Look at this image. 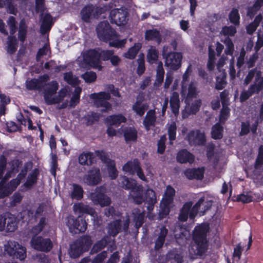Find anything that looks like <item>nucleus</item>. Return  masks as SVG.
<instances>
[{"label": "nucleus", "instance_id": "1", "mask_svg": "<svg viewBox=\"0 0 263 263\" xmlns=\"http://www.w3.org/2000/svg\"><path fill=\"white\" fill-rule=\"evenodd\" d=\"M59 84L53 81L46 84L44 87V98L45 102L49 105L62 103L60 108H64L68 106L75 107L80 101V95L82 88L76 87L70 101L68 99L70 97V90L68 87L61 88L58 92Z\"/></svg>", "mask_w": 263, "mask_h": 263}, {"label": "nucleus", "instance_id": "2", "mask_svg": "<svg viewBox=\"0 0 263 263\" xmlns=\"http://www.w3.org/2000/svg\"><path fill=\"white\" fill-rule=\"evenodd\" d=\"M192 71V65L190 64L182 77L180 93L182 98L185 99V102L186 104V109L190 110V113L195 114L199 109L201 102L199 100H196L191 106L190 105L191 101L196 98L199 92L195 81H190Z\"/></svg>", "mask_w": 263, "mask_h": 263}, {"label": "nucleus", "instance_id": "3", "mask_svg": "<svg viewBox=\"0 0 263 263\" xmlns=\"http://www.w3.org/2000/svg\"><path fill=\"white\" fill-rule=\"evenodd\" d=\"M120 185L127 190H130V196L134 202L140 204L145 201L147 204V210L149 212L153 210L154 205L156 202V197L153 190L147 189L144 191L141 185H137L136 182L133 179H128L126 177H122L119 181Z\"/></svg>", "mask_w": 263, "mask_h": 263}, {"label": "nucleus", "instance_id": "4", "mask_svg": "<svg viewBox=\"0 0 263 263\" xmlns=\"http://www.w3.org/2000/svg\"><path fill=\"white\" fill-rule=\"evenodd\" d=\"M114 54L112 50H103L98 52L95 50H89L83 53L77 60V63L82 68L90 67L101 70L102 66L100 59L105 61L110 59Z\"/></svg>", "mask_w": 263, "mask_h": 263}, {"label": "nucleus", "instance_id": "5", "mask_svg": "<svg viewBox=\"0 0 263 263\" xmlns=\"http://www.w3.org/2000/svg\"><path fill=\"white\" fill-rule=\"evenodd\" d=\"M209 231V226L202 224L197 226L194 230L193 239L195 244L189 249L191 254L201 256L207 248L206 234Z\"/></svg>", "mask_w": 263, "mask_h": 263}, {"label": "nucleus", "instance_id": "6", "mask_svg": "<svg viewBox=\"0 0 263 263\" xmlns=\"http://www.w3.org/2000/svg\"><path fill=\"white\" fill-rule=\"evenodd\" d=\"M211 205L212 202L210 201L204 202L203 199H200L192 208V203L191 202H186L183 205L180 211L179 219L181 221H185L189 217L191 219H193L198 212L203 214Z\"/></svg>", "mask_w": 263, "mask_h": 263}, {"label": "nucleus", "instance_id": "7", "mask_svg": "<svg viewBox=\"0 0 263 263\" xmlns=\"http://www.w3.org/2000/svg\"><path fill=\"white\" fill-rule=\"evenodd\" d=\"M105 89L107 92L92 93L89 97L94 105L97 107H101L102 112H107L111 109V105L107 100L110 99V93L113 91L115 88L114 85L110 84L107 85Z\"/></svg>", "mask_w": 263, "mask_h": 263}, {"label": "nucleus", "instance_id": "8", "mask_svg": "<svg viewBox=\"0 0 263 263\" xmlns=\"http://www.w3.org/2000/svg\"><path fill=\"white\" fill-rule=\"evenodd\" d=\"M4 250L8 254L21 260L26 257V248L17 242L9 240L4 245Z\"/></svg>", "mask_w": 263, "mask_h": 263}, {"label": "nucleus", "instance_id": "9", "mask_svg": "<svg viewBox=\"0 0 263 263\" xmlns=\"http://www.w3.org/2000/svg\"><path fill=\"white\" fill-rule=\"evenodd\" d=\"M168 47L164 46L162 51V55L165 59V65L173 70L178 69L181 65L182 58V55L179 53L172 52L168 53Z\"/></svg>", "mask_w": 263, "mask_h": 263}, {"label": "nucleus", "instance_id": "10", "mask_svg": "<svg viewBox=\"0 0 263 263\" xmlns=\"http://www.w3.org/2000/svg\"><path fill=\"white\" fill-rule=\"evenodd\" d=\"M175 190L170 186H167L160 203L161 211L160 216L163 218L168 214L170 209L173 206Z\"/></svg>", "mask_w": 263, "mask_h": 263}, {"label": "nucleus", "instance_id": "11", "mask_svg": "<svg viewBox=\"0 0 263 263\" xmlns=\"http://www.w3.org/2000/svg\"><path fill=\"white\" fill-rule=\"evenodd\" d=\"M107 10L106 6L103 8L96 7L92 5H88L82 9L80 15L81 18L86 22H90L99 16Z\"/></svg>", "mask_w": 263, "mask_h": 263}, {"label": "nucleus", "instance_id": "12", "mask_svg": "<svg viewBox=\"0 0 263 263\" xmlns=\"http://www.w3.org/2000/svg\"><path fill=\"white\" fill-rule=\"evenodd\" d=\"M21 163L17 160H14L6 164V159L2 156L0 158V179L3 177L6 167L8 172L4 177L5 180H7L11 177V174L15 173L18 171V168L20 167Z\"/></svg>", "mask_w": 263, "mask_h": 263}, {"label": "nucleus", "instance_id": "13", "mask_svg": "<svg viewBox=\"0 0 263 263\" xmlns=\"http://www.w3.org/2000/svg\"><path fill=\"white\" fill-rule=\"evenodd\" d=\"M91 245V241L89 237H86L80 241H76L70 246L69 254L71 257L76 258L84 251H86Z\"/></svg>", "mask_w": 263, "mask_h": 263}, {"label": "nucleus", "instance_id": "14", "mask_svg": "<svg viewBox=\"0 0 263 263\" xmlns=\"http://www.w3.org/2000/svg\"><path fill=\"white\" fill-rule=\"evenodd\" d=\"M98 37L102 41H107L114 39L115 32L110 28L108 22L104 21L99 23L97 27Z\"/></svg>", "mask_w": 263, "mask_h": 263}, {"label": "nucleus", "instance_id": "15", "mask_svg": "<svg viewBox=\"0 0 263 263\" xmlns=\"http://www.w3.org/2000/svg\"><path fill=\"white\" fill-rule=\"evenodd\" d=\"M101 180L102 177L99 168L95 167L89 170L82 179L83 183L92 186L99 184Z\"/></svg>", "mask_w": 263, "mask_h": 263}, {"label": "nucleus", "instance_id": "16", "mask_svg": "<svg viewBox=\"0 0 263 263\" xmlns=\"http://www.w3.org/2000/svg\"><path fill=\"white\" fill-rule=\"evenodd\" d=\"M24 177V175L20 173L17 178L12 180L8 185L5 186L4 180L0 183V198H3L10 194L20 184L21 180Z\"/></svg>", "mask_w": 263, "mask_h": 263}, {"label": "nucleus", "instance_id": "17", "mask_svg": "<svg viewBox=\"0 0 263 263\" xmlns=\"http://www.w3.org/2000/svg\"><path fill=\"white\" fill-rule=\"evenodd\" d=\"M31 246L34 249L42 251H49L52 248V243L49 239L40 236L32 238Z\"/></svg>", "mask_w": 263, "mask_h": 263}, {"label": "nucleus", "instance_id": "18", "mask_svg": "<svg viewBox=\"0 0 263 263\" xmlns=\"http://www.w3.org/2000/svg\"><path fill=\"white\" fill-rule=\"evenodd\" d=\"M67 226L69 231L72 233H78L84 232L87 228L86 222L82 218H79L75 220L73 217H69L68 218Z\"/></svg>", "mask_w": 263, "mask_h": 263}, {"label": "nucleus", "instance_id": "19", "mask_svg": "<svg viewBox=\"0 0 263 263\" xmlns=\"http://www.w3.org/2000/svg\"><path fill=\"white\" fill-rule=\"evenodd\" d=\"M104 187H97L96 191L91 194L90 197L94 203L99 204L101 206H105L110 204V199L104 194Z\"/></svg>", "mask_w": 263, "mask_h": 263}, {"label": "nucleus", "instance_id": "20", "mask_svg": "<svg viewBox=\"0 0 263 263\" xmlns=\"http://www.w3.org/2000/svg\"><path fill=\"white\" fill-rule=\"evenodd\" d=\"M110 17L111 23L122 25L127 22V12L122 9H114L110 12Z\"/></svg>", "mask_w": 263, "mask_h": 263}, {"label": "nucleus", "instance_id": "21", "mask_svg": "<svg viewBox=\"0 0 263 263\" xmlns=\"http://www.w3.org/2000/svg\"><path fill=\"white\" fill-rule=\"evenodd\" d=\"M123 170L129 173L134 174L137 173V176L143 180H145V176L139 167V163L136 159L127 162L123 167Z\"/></svg>", "mask_w": 263, "mask_h": 263}, {"label": "nucleus", "instance_id": "22", "mask_svg": "<svg viewBox=\"0 0 263 263\" xmlns=\"http://www.w3.org/2000/svg\"><path fill=\"white\" fill-rule=\"evenodd\" d=\"M73 209L76 213H88L92 217L95 225L98 226L100 224V218L97 216L94 210L89 206L82 203H78L73 205Z\"/></svg>", "mask_w": 263, "mask_h": 263}, {"label": "nucleus", "instance_id": "23", "mask_svg": "<svg viewBox=\"0 0 263 263\" xmlns=\"http://www.w3.org/2000/svg\"><path fill=\"white\" fill-rule=\"evenodd\" d=\"M185 139L191 145H202L205 141L203 133L200 130H191Z\"/></svg>", "mask_w": 263, "mask_h": 263}, {"label": "nucleus", "instance_id": "24", "mask_svg": "<svg viewBox=\"0 0 263 263\" xmlns=\"http://www.w3.org/2000/svg\"><path fill=\"white\" fill-rule=\"evenodd\" d=\"M263 88V78L258 79L256 83L251 86L248 91H243L240 95L241 101L248 99L253 93L258 92Z\"/></svg>", "mask_w": 263, "mask_h": 263}, {"label": "nucleus", "instance_id": "25", "mask_svg": "<svg viewBox=\"0 0 263 263\" xmlns=\"http://www.w3.org/2000/svg\"><path fill=\"white\" fill-rule=\"evenodd\" d=\"M49 79L47 75L40 77L38 79H32L26 82V86L29 89L41 90L44 83Z\"/></svg>", "mask_w": 263, "mask_h": 263}, {"label": "nucleus", "instance_id": "26", "mask_svg": "<svg viewBox=\"0 0 263 263\" xmlns=\"http://www.w3.org/2000/svg\"><path fill=\"white\" fill-rule=\"evenodd\" d=\"M126 119L122 115L110 116L106 119L105 122L108 126L118 127L122 123L125 122Z\"/></svg>", "mask_w": 263, "mask_h": 263}, {"label": "nucleus", "instance_id": "27", "mask_svg": "<svg viewBox=\"0 0 263 263\" xmlns=\"http://www.w3.org/2000/svg\"><path fill=\"white\" fill-rule=\"evenodd\" d=\"M177 160L181 163L186 162L192 163L194 161V157L190 152L186 150L183 149L178 152L177 156Z\"/></svg>", "mask_w": 263, "mask_h": 263}, {"label": "nucleus", "instance_id": "28", "mask_svg": "<svg viewBox=\"0 0 263 263\" xmlns=\"http://www.w3.org/2000/svg\"><path fill=\"white\" fill-rule=\"evenodd\" d=\"M184 174L190 179H202L203 177L204 170L202 168L187 169L184 172Z\"/></svg>", "mask_w": 263, "mask_h": 263}, {"label": "nucleus", "instance_id": "29", "mask_svg": "<svg viewBox=\"0 0 263 263\" xmlns=\"http://www.w3.org/2000/svg\"><path fill=\"white\" fill-rule=\"evenodd\" d=\"M42 23L41 26L42 33H45L49 31L53 24L52 18L48 13L43 14Z\"/></svg>", "mask_w": 263, "mask_h": 263}, {"label": "nucleus", "instance_id": "30", "mask_svg": "<svg viewBox=\"0 0 263 263\" xmlns=\"http://www.w3.org/2000/svg\"><path fill=\"white\" fill-rule=\"evenodd\" d=\"M180 99L179 94L177 92H173L170 98V105L171 106L173 112L175 114H177L179 111L180 107Z\"/></svg>", "mask_w": 263, "mask_h": 263}, {"label": "nucleus", "instance_id": "31", "mask_svg": "<svg viewBox=\"0 0 263 263\" xmlns=\"http://www.w3.org/2000/svg\"><path fill=\"white\" fill-rule=\"evenodd\" d=\"M17 228V220L16 217L12 215L7 214L6 227L4 230L7 232H13Z\"/></svg>", "mask_w": 263, "mask_h": 263}, {"label": "nucleus", "instance_id": "32", "mask_svg": "<svg viewBox=\"0 0 263 263\" xmlns=\"http://www.w3.org/2000/svg\"><path fill=\"white\" fill-rule=\"evenodd\" d=\"M124 136L127 142H134L137 140V132L134 128L128 127L124 132Z\"/></svg>", "mask_w": 263, "mask_h": 263}, {"label": "nucleus", "instance_id": "33", "mask_svg": "<svg viewBox=\"0 0 263 263\" xmlns=\"http://www.w3.org/2000/svg\"><path fill=\"white\" fill-rule=\"evenodd\" d=\"M155 112L154 110L148 111L146 114L143 124L147 130H148L149 127L153 126L155 122Z\"/></svg>", "mask_w": 263, "mask_h": 263}, {"label": "nucleus", "instance_id": "34", "mask_svg": "<svg viewBox=\"0 0 263 263\" xmlns=\"http://www.w3.org/2000/svg\"><path fill=\"white\" fill-rule=\"evenodd\" d=\"M93 159V154L91 153H84L79 157V163L82 165H90L92 164Z\"/></svg>", "mask_w": 263, "mask_h": 263}, {"label": "nucleus", "instance_id": "35", "mask_svg": "<svg viewBox=\"0 0 263 263\" xmlns=\"http://www.w3.org/2000/svg\"><path fill=\"white\" fill-rule=\"evenodd\" d=\"M140 43H136L134 46L129 49L128 51L123 54V57L129 59H133L135 58L139 50L141 48Z\"/></svg>", "mask_w": 263, "mask_h": 263}, {"label": "nucleus", "instance_id": "36", "mask_svg": "<svg viewBox=\"0 0 263 263\" xmlns=\"http://www.w3.org/2000/svg\"><path fill=\"white\" fill-rule=\"evenodd\" d=\"M145 39L147 40H154L159 44L161 41L159 32L155 29L146 31L145 32Z\"/></svg>", "mask_w": 263, "mask_h": 263}, {"label": "nucleus", "instance_id": "37", "mask_svg": "<svg viewBox=\"0 0 263 263\" xmlns=\"http://www.w3.org/2000/svg\"><path fill=\"white\" fill-rule=\"evenodd\" d=\"M226 85V73L223 71H220L219 74L217 76L215 87L217 89H223Z\"/></svg>", "mask_w": 263, "mask_h": 263}, {"label": "nucleus", "instance_id": "38", "mask_svg": "<svg viewBox=\"0 0 263 263\" xmlns=\"http://www.w3.org/2000/svg\"><path fill=\"white\" fill-rule=\"evenodd\" d=\"M120 221L116 220L111 223L108 227V232L111 235L117 234L121 229Z\"/></svg>", "mask_w": 263, "mask_h": 263}, {"label": "nucleus", "instance_id": "39", "mask_svg": "<svg viewBox=\"0 0 263 263\" xmlns=\"http://www.w3.org/2000/svg\"><path fill=\"white\" fill-rule=\"evenodd\" d=\"M17 41L14 36H9L8 37L7 51L9 53H13L17 49Z\"/></svg>", "mask_w": 263, "mask_h": 263}, {"label": "nucleus", "instance_id": "40", "mask_svg": "<svg viewBox=\"0 0 263 263\" xmlns=\"http://www.w3.org/2000/svg\"><path fill=\"white\" fill-rule=\"evenodd\" d=\"M158 51L155 47H151L147 54V61L150 64H153L157 60Z\"/></svg>", "mask_w": 263, "mask_h": 263}, {"label": "nucleus", "instance_id": "41", "mask_svg": "<svg viewBox=\"0 0 263 263\" xmlns=\"http://www.w3.org/2000/svg\"><path fill=\"white\" fill-rule=\"evenodd\" d=\"M156 70L157 76L155 83L156 85H159L163 81L164 74V70L163 69V64L161 62H160L158 63V66Z\"/></svg>", "mask_w": 263, "mask_h": 263}, {"label": "nucleus", "instance_id": "42", "mask_svg": "<svg viewBox=\"0 0 263 263\" xmlns=\"http://www.w3.org/2000/svg\"><path fill=\"white\" fill-rule=\"evenodd\" d=\"M262 19V16L259 14L256 16L254 22L247 26V31L249 34H252L256 29L259 23Z\"/></svg>", "mask_w": 263, "mask_h": 263}, {"label": "nucleus", "instance_id": "43", "mask_svg": "<svg viewBox=\"0 0 263 263\" xmlns=\"http://www.w3.org/2000/svg\"><path fill=\"white\" fill-rule=\"evenodd\" d=\"M160 230V235L157 239L155 244V248L156 249H160L163 246L165 236L167 233V230L164 227L161 228Z\"/></svg>", "mask_w": 263, "mask_h": 263}, {"label": "nucleus", "instance_id": "44", "mask_svg": "<svg viewBox=\"0 0 263 263\" xmlns=\"http://www.w3.org/2000/svg\"><path fill=\"white\" fill-rule=\"evenodd\" d=\"M103 161H105L108 166L109 177L111 179H115L117 175V172L115 167L114 162L110 159H107L106 160H103Z\"/></svg>", "mask_w": 263, "mask_h": 263}, {"label": "nucleus", "instance_id": "45", "mask_svg": "<svg viewBox=\"0 0 263 263\" xmlns=\"http://www.w3.org/2000/svg\"><path fill=\"white\" fill-rule=\"evenodd\" d=\"M147 108L146 104H143L140 101L136 102L133 107L134 110L139 116H142Z\"/></svg>", "mask_w": 263, "mask_h": 263}, {"label": "nucleus", "instance_id": "46", "mask_svg": "<svg viewBox=\"0 0 263 263\" xmlns=\"http://www.w3.org/2000/svg\"><path fill=\"white\" fill-rule=\"evenodd\" d=\"M64 80L71 85H78L80 81L78 78L73 76L71 72L65 73L64 76Z\"/></svg>", "mask_w": 263, "mask_h": 263}, {"label": "nucleus", "instance_id": "47", "mask_svg": "<svg viewBox=\"0 0 263 263\" xmlns=\"http://www.w3.org/2000/svg\"><path fill=\"white\" fill-rule=\"evenodd\" d=\"M211 134L213 138L220 139L222 137V127L218 124H216L212 127Z\"/></svg>", "mask_w": 263, "mask_h": 263}, {"label": "nucleus", "instance_id": "48", "mask_svg": "<svg viewBox=\"0 0 263 263\" xmlns=\"http://www.w3.org/2000/svg\"><path fill=\"white\" fill-rule=\"evenodd\" d=\"M176 125L175 122H172L168 126V135L170 143H172V141L176 138Z\"/></svg>", "mask_w": 263, "mask_h": 263}, {"label": "nucleus", "instance_id": "49", "mask_svg": "<svg viewBox=\"0 0 263 263\" xmlns=\"http://www.w3.org/2000/svg\"><path fill=\"white\" fill-rule=\"evenodd\" d=\"M73 188L71 197L78 200L81 199L83 196L82 188L80 186L76 184L73 185Z\"/></svg>", "mask_w": 263, "mask_h": 263}, {"label": "nucleus", "instance_id": "50", "mask_svg": "<svg viewBox=\"0 0 263 263\" xmlns=\"http://www.w3.org/2000/svg\"><path fill=\"white\" fill-rule=\"evenodd\" d=\"M26 26L24 21L22 20L20 22V28L18 30V39L19 40L23 42L25 41L26 35Z\"/></svg>", "mask_w": 263, "mask_h": 263}, {"label": "nucleus", "instance_id": "51", "mask_svg": "<svg viewBox=\"0 0 263 263\" xmlns=\"http://www.w3.org/2000/svg\"><path fill=\"white\" fill-rule=\"evenodd\" d=\"M0 116H1L5 114V105L9 104L10 100L9 97L2 93H0Z\"/></svg>", "mask_w": 263, "mask_h": 263}, {"label": "nucleus", "instance_id": "52", "mask_svg": "<svg viewBox=\"0 0 263 263\" xmlns=\"http://www.w3.org/2000/svg\"><path fill=\"white\" fill-rule=\"evenodd\" d=\"M230 22L237 25L239 24L240 16L238 10L233 9L229 14Z\"/></svg>", "mask_w": 263, "mask_h": 263}, {"label": "nucleus", "instance_id": "53", "mask_svg": "<svg viewBox=\"0 0 263 263\" xmlns=\"http://www.w3.org/2000/svg\"><path fill=\"white\" fill-rule=\"evenodd\" d=\"M236 32V28L234 26H225L222 28L220 34L225 36H233Z\"/></svg>", "mask_w": 263, "mask_h": 263}, {"label": "nucleus", "instance_id": "54", "mask_svg": "<svg viewBox=\"0 0 263 263\" xmlns=\"http://www.w3.org/2000/svg\"><path fill=\"white\" fill-rule=\"evenodd\" d=\"M82 78L86 83L94 82L97 79V75L95 72L88 71L82 75Z\"/></svg>", "mask_w": 263, "mask_h": 263}, {"label": "nucleus", "instance_id": "55", "mask_svg": "<svg viewBox=\"0 0 263 263\" xmlns=\"http://www.w3.org/2000/svg\"><path fill=\"white\" fill-rule=\"evenodd\" d=\"M263 5V0H256L253 8L248 9L247 15L251 17H252L254 13L256 12L260 7Z\"/></svg>", "mask_w": 263, "mask_h": 263}, {"label": "nucleus", "instance_id": "56", "mask_svg": "<svg viewBox=\"0 0 263 263\" xmlns=\"http://www.w3.org/2000/svg\"><path fill=\"white\" fill-rule=\"evenodd\" d=\"M134 215V220L135 221V227L138 229L140 228L143 223V220L144 219V215L143 213H136V212L133 213Z\"/></svg>", "mask_w": 263, "mask_h": 263}, {"label": "nucleus", "instance_id": "57", "mask_svg": "<svg viewBox=\"0 0 263 263\" xmlns=\"http://www.w3.org/2000/svg\"><path fill=\"white\" fill-rule=\"evenodd\" d=\"M224 43L226 46V49L225 50L226 54L230 55L232 54L234 50V45L231 40L227 37L224 40Z\"/></svg>", "mask_w": 263, "mask_h": 263}, {"label": "nucleus", "instance_id": "58", "mask_svg": "<svg viewBox=\"0 0 263 263\" xmlns=\"http://www.w3.org/2000/svg\"><path fill=\"white\" fill-rule=\"evenodd\" d=\"M214 52V51L211 47H209V58L208 67L210 70H212L214 67L215 58Z\"/></svg>", "mask_w": 263, "mask_h": 263}, {"label": "nucleus", "instance_id": "59", "mask_svg": "<svg viewBox=\"0 0 263 263\" xmlns=\"http://www.w3.org/2000/svg\"><path fill=\"white\" fill-rule=\"evenodd\" d=\"M37 177L36 172H33L31 174L29 175L28 177L27 180L25 184V185L27 187L32 186L36 181Z\"/></svg>", "mask_w": 263, "mask_h": 263}, {"label": "nucleus", "instance_id": "60", "mask_svg": "<svg viewBox=\"0 0 263 263\" xmlns=\"http://www.w3.org/2000/svg\"><path fill=\"white\" fill-rule=\"evenodd\" d=\"M7 23L10 28V34H14L16 31V21L15 18L13 16L9 17Z\"/></svg>", "mask_w": 263, "mask_h": 263}, {"label": "nucleus", "instance_id": "61", "mask_svg": "<svg viewBox=\"0 0 263 263\" xmlns=\"http://www.w3.org/2000/svg\"><path fill=\"white\" fill-rule=\"evenodd\" d=\"M165 136H162L158 142V152L160 154H162L165 149V142L166 141Z\"/></svg>", "mask_w": 263, "mask_h": 263}, {"label": "nucleus", "instance_id": "62", "mask_svg": "<svg viewBox=\"0 0 263 263\" xmlns=\"http://www.w3.org/2000/svg\"><path fill=\"white\" fill-rule=\"evenodd\" d=\"M222 105L223 107L221 111L220 116V121L221 122H223L226 119H227L229 115V109L227 106H226V105Z\"/></svg>", "mask_w": 263, "mask_h": 263}, {"label": "nucleus", "instance_id": "63", "mask_svg": "<svg viewBox=\"0 0 263 263\" xmlns=\"http://www.w3.org/2000/svg\"><path fill=\"white\" fill-rule=\"evenodd\" d=\"M126 42V40H119L118 39L114 40L113 41H110L109 42V45L110 46L115 47H121L124 46Z\"/></svg>", "mask_w": 263, "mask_h": 263}, {"label": "nucleus", "instance_id": "64", "mask_svg": "<svg viewBox=\"0 0 263 263\" xmlns=\"http://www.w3.org/2000/svg\"><path fill=\"white\" fill-rule=\"evenodd\" d=\"M263 164V146H260L259 147V152L258 157L257 158L256 163H255V168H259Z\"/></svg>", "mask_w": 263, "mask_h": 263}]
</instances>
